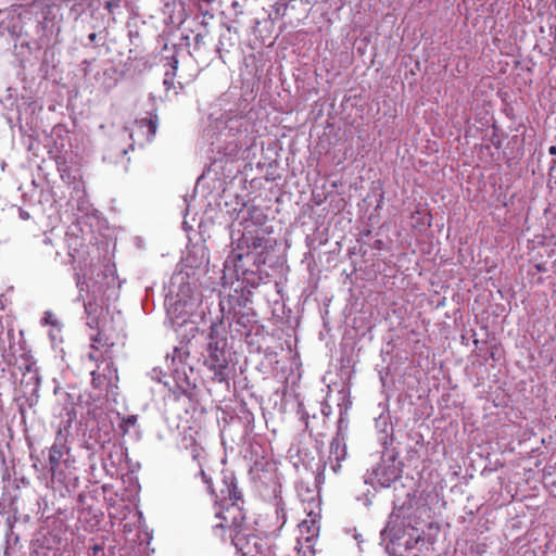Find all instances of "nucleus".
I'll use <instances>...</instances> for the list:
<instances>
[{
  "label": "nucleus",
  "instance_id": "obj_22",
  "mask_svg": "<svg viewBox=\"0 0 556 556\" xmlns=\"http://www.w3.org/2000/svg\"><path fill=\"white\" fill-rule=\"evenodd\" d=\"M78 502L79 503H84L85 502V495L84 494H79L78 495Z\"/></svg>",
  "mask_w": 556,
  "mask_h": 556
},
{
  "label": "nucleus",
  "instance_id": "obj_21",
  "mask_svg": "<svg viewBox=\"0 0 556 556\" xmlns=\"http://www.w3.org/2000/svg\"><path fill=\"white\" fill-rule=\"evenodd\" d=\"M96 38H97V34H96V33H91V34L89 35V40L94 41V40H96Z\"/></svg>",
  "mask_w": 556,
  "mask_h": 556
},
{
  "label": "nucleus",
  "instance_id": "obj_15",
  "mask_svg": "<svg viewBox=\"0 0 556 556\" xmlns=\"http://www.w3.org/2000/svg\"><path fill=\"white\" fill-rule=\"evenodd\" d=\"M276 514H277L278 518L283 519L282 523H285V517H286L285 508L280 507L279 504H277Z\"/></svg>",
  "mask_w": 556,
  "mask_h": 556
},
{
  "label": "nucleus",
  "instance_id": "obj_23",
  "mask_svg": "<svg viewBox=\"0 0 556 556\" xmlns=\"http://www.w3.org/2000/svg\"><path fill=\"white\" fill-rule=\"evenodd\" d=\"M390 532V530L387 528L382 531V535H387Z\"/></svg>",
  "mask_w": 556,
  "mask_h": 556
},
{
  "label": "nucleus",
  "instance_id": "obj_5",
  "mask_svg": "<svg viewBox=\"0 0 556 556\" xmlns=\"http://www.w3.org/2000/svg\"><path fill=\"white\" fill-rule=\"evenodd\" d=\"M269 244L268 232L250 222H245L242 236L238 243L239 252L233 253V260H242L243 256H249L253 253L262 254L267 250Z\"/></svg>",
  "mask_w": 556,
  "mask_h": 556
},
{
  "label": "nucleus",
  "instance_id": "obj_6",
  "mask_svg": "<svg viewBox=\"0 0 556 556\" xmlns=\"http://www.w3.org/2000/svg\"><path fill=\"white\" fill-rule=\"evenodd\" d=\"M300 535L296 539L295 549L300 556H314V541L319 532L317 515L309 513L299 526Z\"/></svg>",
  "mask_w": 556,
  "mask_h": 556
},
{
  "label": "nucleus",
  "instance_id": "obj_7",
  "mask_svg": "<svg viewBox=\"0 0 556 556\" xmlns=\"http://www.w3.org/2000/svg\"><path fill=\"white\" fill-rule=\"evenodd\" d=\"M231 542L240 556H258L263 553V541L244 530L230 533Z\"/></svg>",
  "mask_w": 556,
  "mask_h": 556
},
{
  "label": "nucleus",
  "instance_id": "obj_8",
  "mask_svg": "<svg viewBox=\"0 0 556 556\" xmlns=\"http://www.w3.org/2000/svg\"><path fill=\"white\" fill-rule=\"evenodd\" d=\"M207 358L205 361L208 368L214 371L215 379L219 382L226 380V369L228 367V358L226 352L219 346L218 342H211L207 346Z\"/></svg>",
  "mask_w": 556,
  "mask_h": 556
},
{
  "label": "nucleus",
  "instance_id": "obj_24",
  "mask_svg": "<svg viewBox=\"0 0 556 556\" xmlns=\"http://www.w3.org/2000/svg\"><path fill=\"white\" fill-rule=\"evenodd\" d=\"M2 508V504L0 503V509Z\"/></svg>",
  "mask_w": 556,
  "mask_h": 556
},
{
  "label": "nucleus",
  "instance_id": "obj_18",
  "mask_svg": "<svg viewBox=\"0 0 556 556\" xmlns=\"http://www.w3.org/2000/svg\"><path fill=\"white\" fill-rule=\"evenodd\" d=\"M125 421H126V424L135 425L136 421H137V417L136 416H129Z\"/></svg>",
  "mask_w": 556,
  "mask_h": 556
},
{
  "label": "nucleus",
  "instance_id": "obj_2",
  "mask_svg": "<svg viewBox=\"0 0 556 556\" xmlns=\"http://www.w3.org/2000/svg\"><path fill=\"white\" fill-rule=\"evenodd\" d=\"M403 473V464L394 448L384 447L380 462L372 468L365 479L366 483L389 488L399 480Z\"/></svg>",
  "mask_w": 556,
  "mask_h": 556
},
{
  "label": "nucleus",
  "instance_id": "obj_19",
  "mask_svg": "<svg viewBox=\"0 0 556 556\" xmlns=\"http://www.w3.org/2000/svg\"><path fill=\"white\" fill-rule=\"evenodd\" d=\"M161 40L164 41L163 50H166L168 45H167V38L165 37V34L161 36Z\"/></svg>",
  "mask_w": 556,
  "mask_h": 556
},
{
  "label": "nucleus",
  "instance_id": "obj_11",
  "mask_svg": "<svg viewBox=\"0 0 556 556\" xmlns=\"http://www.w3.org/2000/svg\"><path fill=\"white\" fill-rule=\"evenodd\" d=\"M70 450L65 446L64 443L59 442L58 439L52 444V446L49 450V467L50 472L52 476H54L60 468L61 462L65 455V453H68Z\"/></svg>",
  "mask_w": 556,
  "mask_h": 556
},
{
  "label": "nucleus",
  "instance_id": "obj_17",
  "mask_svg": "<svg viewBox=\"0 0 556 556\" xmlns=\"http://www.w3.org/2000/svg\"><path fill=\"white\" fill-rule=\"evenodd\" d=\"M117 5H118V4H117V3H115L114 1H108V2L105 3V9H106V10H109V11H112V9H113L114 7H117Z\"/></svg>",
  "mask_w": 556,
  "mask_h": 556
},
{
  "label": "nucleus",
  "instance_id": "obj_14",
  "mask_svg": "<svg viewBox=\"0 0 556 556\" xmlns=\"http://www.w3.org/2000/svg\"><path fill=\"white\" fill-rule=\"evenodd\" d=\"M173 77H174V74L173 75H170L169 73L165 74L164 85L166 86L167 89H169L172 87Z\"/></svg>",
  "mask_w": 556,
  "mask_h": 556
},
{
  "label": "nucleus",
  "instance_id": "obj_10",
  "mask_svg": "<svg viewBox=\"0 0 556 556\" xmlns=\"http://www.w3.org/2000/svg\"><path fill=\"white\" fill-rule=\"evenodd\" d=\"M346 456V445L344 438L337 435L330 443V467L331 470L337 473L341 468V460H344Z\"/></svg>",
  "mask_w": 556,
  "mask_h": 556
},
{
  "label": "nucleus",
  "instance_id": "obj_1",
  "mask_svg": "<svg viewBox=\"0 0 556 556\" xmlns=\"http://www.w3.org/2000/svg\"><path fill=\"white\" fill-rule=\"evenodd\" d=\"M199 467L202 480L207 485L210 493L215 495L220 502V509L217 510L215 515L220 522L213 527L215 534H218V530L228 529L230 533L241 530L240 528L245 519V514L243 511L241 493L237 489L235 479L231 477L223 479L219 493H216L200 460Z\"/></svg>",
  "mask_w": 556,
  "mask_h": 556
},
{
  "label": "nucleus",
  "instance_id": "obj_16",
  "mask_svg": "<svg viewBox=\"0 0 556 556\" xmlns=\"http://www.w3.org/2000/svg\"><path fill=\"white\" fill-rule=\"evenodd\" d=\"M164 305L167 309V314H169V308L174 305L173 298H169L168 295H166Z\"/></svg>",
  "mask_w": 556,
  "mask_h": 556
},
{
  "label": "nucleus",
  "instance_id": "obj_3",
  "mask_svg": "<svg viewBox=\"0 0 556 556\" xmlns=\"http://www.w3.org/2000/svg\"><path fill=\"white\" fill-rule=\"evenodd\" d=\"M110 316V309L105 308L102 313L87 317V325L91 329H96L98 332L91 337L90 352L88 354L89 359L98 362L101 357L104 359L111 358V350L115 343L110 339L108 331V320Z\"/></svg>",
  "mask_w": 556,
  "mask_h": 556
},
{
  "label": "nucleus",
  "instance_id": "obj_20",
  "mask_svg": "<svg viewBox=\"0 0 556 556\" xmlns=\"http://www.w3.org/2000/svg\"><path fill=\"white\" fill-rule=\"evenodd\" d=\"M548 152L551 154H556V147L555 146L549 147Z\"/></svg>",
  "mask_w": 556,
  "mask_h": 556
},
{
  "label": "nucleus",
  "instance_id": "obj_13",
  "mask_svg": "<svg viewBox=\"0 0 556 556\" xmlns=\"http://www.w3.org/2000/svg\"><path fill=\"white\" fill-rule=\"evenodd\" d=\"M421 540V536L418 535L416 539H409L405 542L406 548H413L419 541Z\"/></svg>",
  "mask_w": 556,
  "mask_h": 556
},
{
  "label": "nucleus",
  "instance_id": "obj_4",
  "mask_svg": "<svg viewBox=\"0 0 556 556\" xmlns=\"http://www.w3.org/2000/svg\"><path fill=\"white\" fill-rule=\"evenodd\" d=\"M139 105L142 110H144V115L138 116L136 118L134 128L131 129L129 136L134 143L143 146L153 139L157 129L159 117L156 114V103L154 98L148 97L140 101Z\"/></svg>",
  "mask_w": 556,
  "mask_h": 556
},
{
  "label": "nucleus",
  "instance_id": "obj_9",
  "mask_svg": "<svg viewBox=\"0 0 556 556\" xmlns=\"http://www.w3.org/2000/svg\"><path fill=\"white\" fill-rule=\"evenodd\" d=\"M98 362H105L106 366L103 372H100L98 369L91 371V384L94 389H108L113 380H117V369L114 366L113 354L111 353V358L104 359L101 357Z\"/></svg>",
  "mask_w": 556,
  "mask_h": 556
},
{
  "label": "nucleus",
  "instance_id": "obj_12",
  "mask_svg": "<svg viewBox=\"0 0 556 556\" xmlns=\"http://www.w3.org/2000/svg\"><path fill=\"white\" fill-rule=\"evenodd\" d=\"M85 311L88 316L94 315L97 313H103L105 308H109L108 306H103L102 304L98 303L97 300L89 299L87 302H85Z\"/></svg>",
  "mask_w": 556,
  "mask_h": 556
}]
</instances>
